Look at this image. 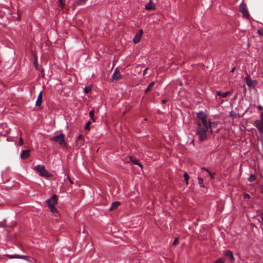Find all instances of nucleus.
Returning a JSON list of instances; mask_svg holds the SVG:
<instances>
[{
    "mask_svg": "<svg viewBox=\"0 0 263 263\" xmlns=\"http://www.w3.org/2000/svg\"><path fill=\"white\" fill-rule=\"evenodd\" d=\"M244 197L245 199H249V198H250V196L249 194H248L247 193H245L244 194V197Z\"/></svg>",
    "mask_w": 263,
    "mask_h": 263,
    "instance_id": "nucleus-36",
    "label": "nucleus"
},
{
    "mask_svg": "<svg viewBox=\"0 0 263 263\" xmlns=\"http://www.w3.org/2000/svg\"><path fill=\"white\" fill-rule=\"evenodd\" d=\"M260 119H261V122H263V112H261L260 115Z\"/></svg>",
    "mask_w": 263,
    "mask_h": 263,
    "instance_id": "nucleus-41",
    "label": "nucleus"
},
{
    "mask_svg": "<svg viewBox=\"0 0 263 263\" xmlns=\"http://www.w3.org/2000/svg\"><path fill=\"white\" fill-rule=\"evenodd\" d=\"M112 78L114 80H118L122 79V76L117 68L114 71L112 76Z\"/></svg>",
    "mask_w": 263,
    "mask_h": 263,
    "instance_id": "nucleus-9",
    "label": "nucleus"
},
{
    "mask_svg": "<svg viewBox=\"0 0 263 263\" xmlns=\"http://www.w3.org/2000/svg\"><path fill=\"white\" fill-rule=\"evenodd\" d=\"M92 90L91 86H87L85 87L84 88V91L86 93H88L90 92H91Z\"/></svg>",
    "mask_w": 263,
    "mask_h": 263,
    "instance_id": "nucleus-25",
    "label": "nucleus"
},
{
    "mask_svg": "<svg viewBox=\"0 0 263 263\" xmlns=\"http://www.w3.org/2000/svg\"><path fill=\"white\" fill-rule=\"evenodd\" d=\"M145 9L148 10L154 9V7L153 6L152 0H149L148 3L145 5Z\"/></svg>",
    "mask_w": 263,
    "mask_h": 263,
    "instance_id": "nucleus-19",
    "label": "nucleus"
},
{
    "mask_svg": "<svg viewBox=\"0 0 263 263\" xmlns=\"http://www.w3.org/2000/svg\"><path fill=\"white\" fill-rule=\"evenodd\" d=\"M256 179V177L254 174H251L249 178V181L251 182L255 181Z\"/></svg>",
    "mask_w": 263,
    "mask_h": 263,
    "instance_id": "nucleus-26",
    "label": "nucleus"
},
{
    "mask_svg": "<svg viewBox=\"0 0 263 263\" xmlns=\"http://www.w3.org/2000/svg\"><path fill=\"white\" fill-rule=\"evenodd\" d=\"M86 0H78L76 3L77 5H83Z\"/></svg>",
    "mask_w": 263,
    "mask_h": 263,
    "instance_id": "nucleus-31",
    "label": "nucleus"
},
{
    "mask_svg": "<svg viewBox=\"0 0 263 263\" xmlns=\"http://www.w3.org/2000/svg\"><path fill=\"white\" fill-rule=\"evenodd\" d=\"M166 102V100H162V103H165Z\"/></svg>",
    "mask_w": 263,
    "mask_h": 263,
    "instance_id": "nucleus-45",
    "label": "nucleus"
},
{
    "mask_svg": "<svg viewBox=\"0 0 263 263\" xmlns=\"http://www.w3.org/2000/svg\"><path fill=\"white\" fill-rule=\"evenodd\" d=\"M54 205H50V206H49V208H50L51 212L53 213L57 212V210L54 207Z\"/></svg>",
    "mask_w": 263,
    "mask_h": 263,
    "instance_id": "nucleus-27",
    "label": "nucleus"
},
{
    "mask_svg": "<svg viewBox=\"0 0 263 263\" xmlns=\"http://www.w3.org/2000/svg\"><path fill=\"white\" fill-rule=\"evenodd\" d=\"M217 125V123L215 122L210 121L208 124V128L210 129L211 132H213V129L216 128Z\"/></svg>",
    "mask_w": 263,
    "mask_h": 263,
    "instance_id": "nucleus-15",
    "label": "nucleus"
},
{
    "mask_svg": "<svg viewBox=\"0 0 263 263\" xmlns=\"http://www.w3.org/2000/svg\"><path fill=\"white\" fill-rule=\"evenodd\" d=\"M120 204V202L115 201L111 204V205L110 207L109 210L110 211L116 209L117 207H118Z\"/></svg>",
    "mask_w": 263,
    "mask_h": 263,
    "instance_id": "nucleus-20",
    "label": "nucleus"
},
{
    "mask_svg": "<svg viewBox=\"0 0 263 263\" xmlns=\"http://www.w3.org/2000/svg\"><path fill=\"white\" fill-rule=\"evenodd\" d=\"M201 170H203L206 171L208 173H209V172H211L209 171V169H208V168H205V167H202V168H201Z\"/></svg>",
    "mask_w": 263,
    "mask_h": 263,
    "instance_id": "nucleus-39",
    "label": "nucleus"
},
{
    "mask_svg": "<svg viewBox=\"0 0 263 263\" xmlns=\"http://www.w3.org/2000/svg\"><path fill=\"white\" fill-rule=\"evenodd\" d=\"M254 125L257 128L261 134H263V122H261L258 120L254 122Z\"/></svg>",
    "mask_w": 263,
    "mask_h": 263,
    "instance_id": "nucleus-8",
    "label": "nucleus"
},
{
    "mask_svg": "<svg viewBox=\"0 0 263 263\" xmlns=\"http://www.w3.org/2000/svg\"><path fill=\"white\" fill-rule=\"evenodd\" d=\"M234 70H235V67L233 68L230 72H233L234 71Z\"/></svg>",
    "mask_w": 263,
    "mask_h": 263,
    "instance_id": "nucleus-42",
    "label": "nucleus"
},
{
    "mask_svg": "<svg viewBox=\"0 0 263 263\" xmlns=\"http://www.w3.org/2000/svg\"><path fill=\"white\" fill-rule=\"evenodd\" d=\"M90 124H91L90 121H88L86 123V124L85 125V130H88V131L90 130Z\"/></svg>",
    "mask_w": 263,
    "mask_h": 263,
    "instance_id": "nucleus-30",
    "label": "nucleus"
},
{
    "mask_svg": "<svg viewBox=\"0 0 263 263\" xmlns=\"http://www.w3.org/2000/svg\"><path fill=\"white\" fill-rule=\"evenodd\" d=\"M179 244V241L178 240V238H176L173 242V245L174 246H177Z\"/></svg>",
    "mask_w": 263,
    "mask_h": 263,
    "instance_id": "nucleus-32",
    "label": "nucleus"
},
{
    "mask_svg": "<svg viewBox=\"0 0 263 263\" xmlns=\"http://www.w3.org/2000/svg\"><path fill=\"white\" fill-rule=\"evenodd\" d=\"M225 259L223 258H219L216 260L214 263H224Z\"/></svg>",
    "mask_w": 263,
    "mask_h": 263,
    "instance_id": "nucleus-28",
    "label": "nucleus"
},
{
    "mask_svg": "<svg viewBox=\"0 0 263 263\" xmlns=\"http://www.w3.org/2000/svg\"><path fill=\"white\" fill-rule=\"evenodd\" d=\"M224 254L226 256L229 257L230 258L231 260H232L233 261L235 260V257L234 256L233 252L231 250H227L225 251L224 252Z\"/></svg>",
    "mask_w": 263,
    "mask_h": 263,
    "instance_id": "nucleus-13",
    "label": "nucleus"
},
{
    "mask_svg": "<svg viewBox=\"0 0 263 263\" xmlns=\"http://www.w3.org/2000/svg\"><path fill=\"white\" fill-rule=\"evenodd\" d=\"M42 93L43 91H40V93L38 95L37 99L35 102V105L36 106H40L42 103Z\"/></svg>",
    "mask_w": 263,
    "mask_h": 263,
    "instance_id": "nucleus-14",
    "label": "nucleus"
},
{
    "mask_svg": "<svg viewBox=\"0 0 263 263\" xmlns=\"http://www.w3.org/2000/svg\"><path fill=\"white\" fill-rule=\"evenodd\" d=\"M209 174L210 175V177H211V178L212 179H214V174H215L214 173H212V172H209Z\"/></svg>",
    "mask_w": 263,
    "mask_h": 263,
    "instance_id": "nucleus-37",
    "label": "nucleus"
},
{
    "mask_svg": "<svg viewBox=\"0 0 263 263\" xmlns=\"http://www.w3.org/2000/svg\"><path fill=\"white\" fill-rule=\"evenodd\" d=\"M147 70H148V68H146L143 70V76H145V75L146 74Z\"/></svg>",
    "mask_w": 263,
    "mask_h": 263,
    "instance_id": "nucleus-40",
    "label": "nucleus"
},
{
    "mask_svg": "<svg viewBox=\"0 0 263 263\" xmlns=\"http://www.w3.org/2000/svg\"><path fill=\"white\" fill-rule=\"evenodd\" d=\"M130 160L134 164L139 166L141 168H143V165L140 162V161L138 159L130 157Z\"/></svg>",
    "mask_w": 263,
    "mask_h": 263,
    "instance_id": "nucleus-16",
    "label": "nucleus"
},
{
    "mask_svg": "<svg viewBox=\"0 0 263 263\" xmlns=\"http://www.w3.org/2000/svg\"><path fill=\"white\" fill-rule=\"evenodd\" d=\"M94 115H95V111L93 109H92L89 112V115L90 117V119L93 121V122H95L96 121V119L94 117Z\"/></svg>",
    "mask_w": 263,
    "mask_h": 263,
    "instance_id": "nucleus-22",
    "label": "nucleus"
},
{
    "mask_svg": "<svg viewBox=\"0 0 263 263\" xmlns=\"http://www.w3.org/2000/svg\"><path fill=\"white\" fill-rule=\"evenodd\" d=\"M65 136L64 134H61L57 136H53L50 138V140L58 142L61 146H66V142L65 140Z\"/></svg>",
    "mask_w": 263,
    "mask_h": 263,
    "instance_id": "nucleus-2",
    "label": "nucleus"
},
{
    "mask_svg": "<svg viewBox=\"0 0 263 263\" xmlns=\"http://www.w3.org/2000/svg\"><path fill=\"white\" fill-rule=\"evenodd\" d=\"M218 131H219L218 130H217L216 131V133H217V132H218Z\"/></svg>",
    "mask_w": 263,
    "mask_h": 263,
    "instance_id": "nucleus-47",
    "label": "nucleus"
},
{
    "mask_svg": "<svg viewBox=\"0 0 263 263\" xmlns=\"http://www.w3.org/2000/svg\"><path fill=\"white\" fill-rule=\"evenodd\" d=\"M206 115L203 111H200L197 114V118L201 120L204 126L208 125L206 120Z\"/></svg>",
    "mask_w": 263,
    "mask_h": 263,
    "instance_id": "nucleus-3",
    "label": "nucleus"
},
{
    "mask_svg": "<svg viewBox=\"0 0 263 263\" xmlns=\"http://www.w3.org/2000/svg\"><path fill=\"white\" fill-rule=\"evenodd\" d=\"M83 137L82 135H79L77 138V140L79 141V140H83Z\"/></svg>",
    "mask_w": 263,
    "mask_h": 263,
    "instance_id": "nucleus-35",
    "label": "nucleus"
},
{
    "mask_svg": "<svg viewBox=\"0 0 263 263\" xmlns=\"http://www.w3.org/2000/svg\"><path fill=\"white\" fill-rule=\"evenodd\" d=\"M6 256L8 257L10 259H14V258H19V259H24L26 257V256L25 255H18V254H13V255H10V254H7L6 255Z\"/></svg>",
    "mask_w": 263,
    "mask_h": 263,
    "instance_id": "nucleus-12",
    "label": "nucleus"
},
{
    "mask_svg": "<svg viewBox=\"0 0 263 263\" xmlns=\"http://www.w3.org/2000/svg\"><path fill=\"white\" fill-rule=\"evenodd\" d=\"M46 202L48 203V206L52 205H55L58 203V197L56 195L54 194L52 197L46 200Z\"/></svg>",
    "mask_w": 263,
    "mask_h": 263,
    "instance_id": "nucleus-7",
    "label": "nucleus"
},
{
    "mask_svg": "<svg viewBox=\"0 0 263 263\" xmlns=\"http://www.w3.org/2000/svg\"><path fill=\"white\" fill-rule=\"evenodd\" d=\"M198 183L200 185V187H204V183H203V179L200 178V177H198Z\"/></svg>",
    "mask_w": 263,
    "mask_h": 263,
    "instance_id": "nucleus-23",
    "label": "nucleus"
},
{
    "mask_svg": "<svg viewBox=\"0 0 263 263\" xmlns=\"http://www.w3.org/2000/svg\"><path fill=\"white\" fill-rule=\"evenodd\" d=\"M262 218H263V214H260V218L261 219V220L262 219Z\"/></svg>",
    "mask_w": 263,
    "mask_h": 263,
    "instance_id": "nucleus-46",
    "label": "nucleus"
},
{
    "mask_svg": "<svg viewBox=\"0 0 263 263\" xmlns=\"http://www.w3.org/2000/svg\"><path fill=\"white\" fill-rule=\"evenodd\" d=\"M231 92L230 91H227L226 92H222L220 91H217V95L221 98H226L230 94H231Z\"/></svg>",
    "mask_w": 263,
    "mask_h": 263,
    "instance_id": "nucleus-17",
    "label": "nucleus"
},
{
    "mask_svg": "<svg viewBox=\"0 0 263 263\" xmlns=\"http://www.w3.org/2000/svg\"><path fill=\"white\" fill-rule=\"evenodd\" d=\"M239 9L245 17H248L249 16V12L245 4L241 3L240 5Z\"/></svg>",
    "mask_w": 263,
    "mask_h": 263,
    "instance_id": "nucleus-5",
    "label": "nucleus"
},
{
    "mask_svg": "<svg viewBox=\"0 0 263 263\" xmlns=\"http://www.w3.org/2000/svg\"><path fill=\"white\" fill-rule=\"evenodd\" d=\"M17 14H18V15L19 19H21V16H20V13H19L18 11H17Z\"/></svg>",
    "mask_w": 263,
    "mask_h": 263,
    "instance_id": "nucleus-43",
    "label": "nucleus"
},
{
    "mask_svg": "<svg viewBox=\"0 0 263 263\" xmlns=\"http://www.w3.org/2000/svg\"><path fill=\"white\" fill-rule=\"evenodd\" d=\"M58 1L60 4V7L62 9L64 8L65 7V3H64L65 0H59Z\"/></svg>",
    "mask_w": 263,
    "mask_h": 263,
    "instance_id": "nucleus-29",
    "label": "nucleus"
},
{
    "mask_svg": "<svg viewBox=\"0 0 263 263\" xmlns=\"http://www.w3.org/2000/svg\"><path fill=\"white\" fill-rule=\"evenodd\" d=\"M30 149L24 150L21 154V158L23 160L27 159L30 156Z\"/></svg>",
    "mask_w": 263,
    "mask_h": 263,
    "instance_id": "nucleus-10",
    "label": "nucleus"
},
{
    "mask_svg": "<svg viewBox=\"0 0 263 263\" xmlns=\"http://www.w3.org/2000/svg\"><path fill=\"white\" fill-rule=\"evenodd\" d=\"M143 33V30L142 29H140L135 34L133 39V42L134 43L137 44L140 41Z\"/></svg>",
    "mask_w": 263,
    "mask_h": 263,
    "instance_id": "nucleus-6",
    "label": "nucleus"
},
{
    "mask_svg": "<svg viewBox=\"0 0 263 263\" xmlns=\"http://www.w3.org/2000/svg\"><path fill=\"white\" fill-rule=\"evenodd\" d=\"M257 109H258L259 110L261 111V110H262L263 109V107H262L261 105H258V106H257Z\"/></svg>",
    "mask_w": 263,
    "mask_h": 263,
    "instance_id": "nucleus-38",
    "label": "nucleus"
},
{
    "mask_svg": "<svg viewBox=\"0 0 263 263\" xmlns=\"http://www.w3.org/2000/svg\"><path fill=\"white\" fill-rule=\"evenodd\" d=\"M155 83V82H152L147 87V88L145 90V93H147L152 90V88L154 86Z\"/></svg>",
    "mask_w": 263,
    "mask_h": 263,
    "instance_id": "nucleus-21",
    "label": "nucleus"
},
{
    "mask_svg": "<svg viewBox=\"0 0 263 263\" xmlns=\"http://www.w3.org/2000/svg\"><path fill=\"white\" fill-rule=\"evenodd\" d=\"M198 125L196 133L200 141H203L205 140L207 137L206 132L208 131V125H203V126L202 127L200 123H198Z\"/></svg>",
    "mask_w": 263,
    "mask_h": 263,
    "instance_id": "nucleus-1",
    "label": "nucleus"
},
{
    "mask_svg": "<svg viewBox=\"0 0 263 263\" xmlns=\"http://www.w3.org/2000/svg\"><path fill=\"white\" fill-rule=\"evenodd\" d=\"M245 81L249 87L254 88L257 84V81L256 80H251L249 76L245 78Z\"/></svg>",
    "mask_w": 263,
    "mask_h": 263,
    "instance_id": "nucleus-4",
    "label": "nucleus"
},
{
    "mask_svg": "<svg viewBox=\"0 0 263 263\" xmlns=\"http://www.w3.org/2000/svg\"><path fill=\"white\" fill-rule=\"evenodd\" d=\"M24 141L22 138H20L19 141H18V145L21 146L23 144Z\"/></svg>",
    "mask_w": 263,
    "mask_h": 263,
    "instance_id": "nucleus-34",
    "label": "nucleus"
},
{
    "mask_svg": "<svg viewBox=\"0 0 263 263\" xmlns=\"http://www.w3.org/2000/svg\"><path fill=\"white\" fill-rule=\"evenodd\" d=\"M184 179L185 180L186 184H188V183H189L188 182H189V179L190 178V176H189V174L187 173V172H185L184 173Z\"/></svg>",
    "mask_w": 263,
    "mask_h": 263,
    "instance_id": "nucleus-24",
    "label": "nucleus"
},
{
    "mask_svg": "<svg viewBox=\"0 0 263 263\" xmlns=\"http://www.w3.org/2000/svg\"><path fill=\"white\" fill-rule=\"evenodd\" d=\"M257 33L259 35H261L263 37V29H258L257 30Z\"/></svg>",
    "mask_w": 263,
    "mask_h": 263,
    "instance_id": "nucleus-33",
    "label": "nucleus"
},
{
    "mask_svg": "<svg viewBox=\"0 0 263 263\" xmlns=\"http://www.w3.org/2000/svg\"><path fill=\"white\" fill-rule=\"evenodd\" d=\"M41 176L49 178L52 177V175L49 173L45 168L43 171V172L41 175Z\"/></svg>",
    "mask_w": 263,
    "mask_h": 263,
    "instance_id": "nucleus-18",
    "label": "nucleus"
},
{
    "mask_svg": "<svg viewBox=\"0 0 263 263\" xmlns=\"http://www.w3.org/2000/svg\"><path fill=\"white\" fill-rule=\"evenodd\" d=\"M68 179H69V180L70 182L71 183H73L72 181H71V180L69 178V177H68Z\"/></svg>",
    "mask_w": 263,
    "mask_h": 263,
    "instance_id": "nucleus-44",
    "label": "nucleus"
},
{
    "mask_svg": "<svg viewBox=\"0 0 263 263\" xmlns=\"http://www.w3.org/2000/svg\"><path fill=\"white\" fill-rule=\"evenodd\" d=\"M45 168V166L43 165H37L34 167V170L39 173L41 176L43 171Z\"/></svg>",
    "mask_w": 263,
    "mask_h": 263,
    "instance_id": "nucleus-11",
    "label": "nucleus"
}]
</instances>
